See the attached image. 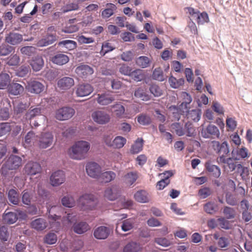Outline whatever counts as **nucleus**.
<instances>
[{
    "instance_id": "f257e3e1",
    "label": "nucleus",
    "mask_w": 252,
    "mask_h": 252,
    "mask_svg": "<svg viewBox=\"0 0 252 252\" xmlns=\"http://www.w3.org/2000/svg\"><path fill=\"white\" fill-rule=\"evenodd\" d=\"M89 143L85 141L77 142L71 147L69 155L71 158L81 160L85 158L86 155L90 149Z\"/></svg>"
},
{
    "instance_id": "f03ea898",
    "label": "nucleus",
    "mask_w": 252,
    "mask_h": 252,
    "mask_svg": "<svg viewBox=\"0 0 252 252\" xmlns=\"http://www.w3.org/2000/svg\"><path fill=\"white\" fill-rule=\"evenodd\" d=\"M22 165V159L18 156L11 155L2 164L0 173L2 175L7 176L10 170H15Z\"/></svg>"
},
{
    "instance_id": "7ed1b4c3",
    "label": "nucleus",
    "mask_w": 252,
    "mask_h": 252,
    "mask_svg": "<svg viewBox=\"0 0 252 252\" xmlns=\"http://www.w3.org/2000/svg\"><path fill=\"white\" fill-rule=\"evenodd\" d=\"M43 109L39 105L32 106L26 112L25 118L27 120H46V117L42 114Z\"/></svg>"
},
{
    "instance_id": "20e7f679",
    "label": "nucleus",
    "mask_w": 252,
    "mask_h": 252,
    "mask_svg": "<svg viewBox=\"0 0 252 252\" xmlns=\"http://www.w3.org/2000/svg\"><path fill=\"white\" fill-rule=\"evenodd\" d=\"M54 141V136L52 132H42L38 136L37 145L40 149H46L50 147Z\"/></svg>"
},
{
    "instance_id": "39448f33",
    "label": "nucleus",
    "mask_w": 252,
    "mask_h": 252,
    "mask_svg": "<svg viewBox=\"0 0 252 252\" xmlns=\"http://www.w3.org/2000/svg\"><path fill=\"white\" fill-rule=\"evenodd\" d=\"M79 205L81 209L85 210H92L96 206V201L94 200V197L91 194H85L80 197Z\"/></svg>"
},
{
    "instance_id": "423d86ee",
    "label": "nucleus",
    "mask_w": 252,
    "mask_h": 252,
    "mask_svg": "<svg viewBox=\"0 0 252 252\" xmlns=\"http://www.w3.org/2000/svg\"><path fill=\"white\" fill-rule=\"evenodd\" d=\"M75 110L70 107H63L56 111L55 118L59 121H65L72 118Z\"/></svg>"
},
{
    "instance_id": "0eeeda50",
    "label": "nucleus",
    "mask_w": 252,
    "mask_h": 252,
    "mask_svg": "<svg viewBox=\"0 0 252 252\" xmlns=\"http://www.w3.org/2000/svg\"><path fill=\"white\" fill-rule=\"evenodd\" d=\"M24 91V86L18 83L14 82H11L7 88V93L10 98H12L13 96L21 95Z\"/></svg>"
},
{
    "instance_id": "6e6552de",
    "label": "nucleus",
    "mask_w": 252,
    "mask_h": 252,
    "mask_svg": "<svg viewBox=\"0 0 252 252\" xmlns=\"http://www.w3.org/2000/svg\"><path fill=\"white\" fill-rule=\"evenodd\" d=\"M58 37L56 32H47L44 37L37 42L36 45L39 47L47 46L53 44L58 40Z\"/></svg>"
},
{
    "instance_id": "1a4fd4ad",
    "label": "nucleus",
    "mask_w": 252,
    "mask_h": 252,
    "mask_svg": "<svg viewBox=\"0 0 252 252\" xmlns=\"http://www.w3.org/2000/svg\"><path fill=\"white\" fill-rule=\"evenodd\" d=\"M121 195V189L117 185H112L106 189L104 196L110 201L116 200Z\"/></svg>"
},
{
    "instance_id": "9d476101",
    "label": "nucleus",
    "mask_w": 252,
    "mask_h": 252,
    "mask_svg": "<svg viewBox=\"0 0 252 252\" xmlns=\"http://www.w3.org/2000/svg\"><path fill=\"white\" fill-rule=\"evenodd\" d=\"M93 91L94 88L91 84L82 83L76 86L75 94L78 97H84L90 95Z\"/></svg>"
},
{
    "instance_id": "9b49d317",
    "label": "nucleus",
    "mask_w": 252,
    "mask_h": 252,
    "mask_svg": "<svg viewBox=\"0 0 252 252\" xmlns=\"http://www.w3.org/2000/svg\"><path fill=\"white\" fill-rule=\"evenodd\" d=\"M86 170L88 175L93 178H98L101 173L100 166L95 162H89L86 166Z\"/></svg>"
},
{
    "instance_id": "f8f14e48",
    "label": "nucleus",
    "mask_w": 252,
    "mask_h": 252,
    "mask_svg": "<svg viewBox=\"0 0 252 252\" xmlns=\"http://www.w3.org/2000/svg\"><path fill=\"white\" fill-rule=\"evenodd\" d=\"M65 180L64 173L62 170H58L52 174L50 178L51 185L53 187H57L62 184Z\"/></svg>"
},
{
    "instance_id": "ddd939ff",
    "label": "nucleus",
    "mask_w": 252,
    "mask_h": 252,
    "mask_svg": "<svg viewBox=\"0 0 252 252\" xmlns=\"http://www.w3.org/2000/svg\"><path fill=\"white\" fill-rule=\"evenodd\" d=\"M201 136L204 138H210L211 137H219L220 131L215 125L210 124L206 128H202L201 131Z\"/></svg>"
},
{
    "instance_id": "4468645a",
    "label": "nucleus",
    "mask_w": 252,
    "mask_h": 252,
    "mask_svg": "<svg viewBox=\"0 0 252 252\" xmlns=\"http://www.w3.org/2000/svg\"><path fill=\"white\" fill-rule=\"evenodd\" d=\"M41 170L40 164L37 162L29 161L24 167L25 174L30 176H33L39 173Z\"/></svg>"
},
{
    "instance_id": "2eb2a0df",
    "label": "nucleus",
    "mask_w": 252,
    "mask_h": 252,
    "mask_svg": "<svg viewBox=\"0 0 252 252\" xmlns=\"http://www.w3.org/2000/svg\"><path fill=\"white\" fill-rule=\"evenodd\" d=\"M26 88L29 92L39 94L43 91L44 86L38 81L31 80L28 82Z\"/></svg>"
},
{
    "instance_id": "dca6fc26",
    "label": "nucleus",
    "mask_w": 252,
    "mask_h": 252,
    "mask_svg": "<svg viewBox=\"0 0 252 252\" xmlns=\"http://www.w3.org/2000/svg\"><path fill=\"white\" fill-rule=\"evenodd\" d=\"M8 200L14 205H19L20 203L21 196L18 189L16 188L7 189L6 192Z\"/></svg>"
},
{
    "instance_id": "f3484780",
    "label": "nucleus",
    "mask_w": 252,
    "mask_h": 252,
    "mask_svg": "<svg viewBox=\"0 0 252 252\" xmlns=\"http://www.w3.org/2000/svg\"><path fill=\"white\" fill-rule=\"evenodd\" d=\"M23 40V35L14 32H10L6 34L5 41L11 45H17L20 44Z\"/></svg>"
},
{
    "instance_id": "a211bd4d",
    "label": "nucleus",
    "mask_w": 252,
    "mask_h": 252,
    "mask_svg": "<svg viewBox=\"0 0 252 252\" xmlns=\"http://www.w3.org/2000/svg\"><path fill=\"white\" fill-rule=\"evenodd\" d=\"M92 117L95 122L101 125L105 124L110 120L109 115L102 111L94 112L92 114Z\"/></svg>"
},
{
    "instance_id": "6ab92c4d",
    "label": "nucleus",
    "mask_w": 252,
    "mask_h": 252,
    "mask_svg": "<svg viewBox=\"0 0 252 252\" xmlns=\"http://www.w3.org/2000/svg\"><path fill=\"white\" fill-rule=\"evenodd\" d=\"M57 87L62 91H67L74 85L73 78L70 77H63L58 80Z\"/></svg>"
},
{
    "instance_id": "aec40b11",
    "label": "nucleus",
    "mask_w": 252,
    "mask_h": 252,
    "mask_svg": "<svg viewBox=\"0 0 252 252\" xmlns=\"http://www.w3.org/2000/svg\"><path fill=\"white\" fill-rule=\"evenodd\" d=\"M110 233V229L105 226H100L96 228L94 231V238L98 240H104L108 238Z\"/></svg>"
},
{
    "instance_id": "412c9836",
    "label": "nucleus",
    "mask_w": 252,
    "mask_h": 252,
    "mask_svg": "<svg viewBox=\"0 0 252 252\" xmlns=\"http://www.w3.org/2000/svg\"><path fill=\"white\" fill-rule=\"evenodd\" d=\"M48 226V223L43 218H37L32 220L30 223V226L37 231H42L45 230Z\"/></svg>"
},
{
    "instance_id": "4be33fe9",
    "label": "nucleus",
    "mask_w": 252,
    "mask_h": 252,
    "mask_svg": "<svg viewBox=\"0 0 252 252\" xmlns=\"http://www.w3.org/2000/svg\"><path fill=\"white\" fill-rule=\"evenodd\" d=\"M18 219V215L16 212L7 211L6 209L2 215L3 222L7 224H12L15 223Z\"/></svg>"
},
{
    "instance_id": "5701e85b",
    "label": "nucleus",
    "mask_w": 252,
    "mask_h": 252,
    "mask_svg": "<svg viewBox=\"0 0 252 252\" xmlns=\"http://www.w3.org/2000/svg\"><path fill=\"white\" fill-rule=\"evenodd\" d=\"M75 72L80 77L86 78L94 73V69L88 65L82 64L76 67Z\"/></svg>"
},
{
    "instance_id": "b1692460",
    "label": "nucleus",
    "mask_w": 252,
    "mask_h": 252,
    "mask_svg": "<svg viewBox=\"0 0 252 252\" xmlns=\"http://www.w3.org/2000/svg\"><path fill=\"white\" fill-rule=\"evenodd\" d=\"M115 100V97L107 93L97 94L96 99L98 104L101 105H107L112 103Z\"/></svg>"
},
{
    "instance_id": "393cba45",
    "label": "nucleus",
    "mask_w": 252,
    "mask_h": 252,
    "mask_svg": "<svg viewBox=\"0 0 252 252\" xmlns=\"http://www.w3.org/2000/svg\"><path fill=\"white\" fill-rule=\"evenodd\" d=\"M51 61L54 64L63 65L69 62V58L66 55L60 52L55 54L52 57Z\"/></svg>"
},
{
    "instance_id": "a878e982",
    "label": "nucleus",
    "mask_w": 252,
    "mask_h": 252,
    "mask_svg": "<svg viewBox=\"0 0 252 252\" xmlns=\"http://www.w3.org/2000/svg\"><path fill=\"white\" fill-rule=\"evenodd\" d=\"M61 209V206L57 205H48L47 212L48 219L53 221H57L61 219V216L57 215L58 212Z\"/></svg>"
},
{
    "instance_id": "bb28decb",
    "label": "nucleus",
    "mask_w": 252,
    "mask_h": 252,
    "mask_svg": "<svg viewBox=\"0 0 252 252\" xmlns=\"http://www.w3.org/2000/svg\"><path fill=\"white\" fill-rule=\"evenodd\" d=\"M181 97L183 101L180 105V109L183 113H185L186 110L189 109V105L191 102L192 99L191 95L185 92L182 93Z\"/></svg>"
},
{
    "instance_id": "cd10ccee",
    "label": "nucleus",
    "mask_w": 252,
    "mask_h": 252,
    "mask_svg": "<svg viewBox=\"0 0 252 252\" xmlns=\"http://www.w3.org/2000/svg\"><path fill=\"white\" fill-rule=\"evenodd\" d=\"M185 114L188 119H190L195 122H198L201 116V110L200 109H189L186 110Z\"/></svg>"
},
{
    "instance_id": "c85d7f7f",
    "label": "nucleus",
    "mask_w": 252,
    "mask_h": 252,
    "mask_svg": "<svg viewBox=\"0 0 252 252\" xmlns=\"http://www.w3.org/2000/svg\"><path fill=\"white\" fill-rule=\"evenodd\" d=\"M31 65L33 71L37 72L40 70L44 65V60L40 56H36L31 61Z\"/></svg>"
},
{
    "instance_id": "c756f323",
    "label": "nucleus",
    "mask_w": 252,
    "mask_h": 252,
    "mask_svg": "<svg viewBox=\"0 0 252 252\" xmlns=\"http://www.w3.org/2000/svg\"><path fill=\"white\" fill-rule=\"evenodd\" d=\"M72 229L75 233L82 234L86 232L89 229V226L87 222L81 221L75 223L72 226Z\"/></svg>"
},
{
    "instance_id": "7c9ffc66",
    "label": "nucleus",
    "mask_w": 252,
    "mask_h": 252,
    "mask_svg": "<svg viewBox=\"0 0 252 252\" xmlns=\"http://www.w3.org/2000/svg\"><path fill=\"white\" fill-rule=\"evenodd\" d=\"M134 96L143 101H148L151 98V96L148 94L146 89L142 87H139L135 90Z\"/></svg>"
},
{
    "instance_id": "2f4dec72",
    "label": "nucleus",
    "mask_w": 252,
    "mask_h": 252,
    "mask_svg": "<svg viewBox=\"0 0 252 252\" xmlns=\"http://www.w3.org/2000/svg\"><path fill=\"white\" fill-rule=\"evenodd\" d=\"M134 198L140 203H147L150 201V196L148 193L144 190L137 191L134 194Z\"/></svg>"
},
{
    "instance_id": "473e14b6",
    "label": "nucleus",
    "mask_w": 252,
    "mask_h": 252,
    "mask_svg": "<svg viewBox=\"0 0 252 252\" xmlns=\"http://www.w3.org/2000/svg\"><path fill=\"white\" fill-rule=\"evenodd\" d=\"M116 177L115 172L112 171H107L102 173H100L98 179L103 183H107L114 180Z\"/></svg>"
},
{
    "instance_id": "72a5a7b5",
    "label": "nucleus",
    "mask_w": 252,
    "mask_h": 252,
    "mask_svg": "<svg viewBox=\"0 0 252 252\" xmlns=\"http://www.w3.org/2000/svg\"><path fill=\"white\" fill-rule=\"evenodd\" d=\"M205 167L214 177L218 178L220 176L221 171L219 166L212 164L210 162H207L205 164Z\"/></svg>"
},
{
    "instance_id": "f704fd0d",
    "label": "nucleus",
    "mask_w": 252,
    "mask_h": 252,
    "mask_svg": "<svg viewBox=\"0 0 252 252\" xmlns=\"http://www.w3.org/2000/svg\"><path fill=\"white\" fill-rule=\"evenodd\" d=\"M107 8L101 12V16L103 18H108L111 16L116 10V6L111 3H108L106 4Z\"/></svg>"
},
{
    "instance_id": "c9c22d12",
    "label": "nucleus",
    "mask_w": 252,
    "mask_h": 252,
    "mask_svg": "<svg viewBox=\"0 0 252 252\" xmlns=\"http://www.w3.org/2000/svg\"><path fill=\"white\" fill-rule=\"evenodd\" d=\"M10 81V77L8 74L1 73L0 74V90L7 89L11 83Z\"/></svg>"
},
{
    "instance_id": "e433bc0d",
    "label": "nucleus",
    "mask_w": 252,
    "mask_h": 252,
    "mask_svg": "<svg viewBox=\"0 0 252 252\" xmlns=\"http://www.w3.org/2000/svg\"><path fill=\"white\" fill-rule=\"evenodd\" d=\"M143 143L144 140L142 138H138L131 147V153L136 154L141 152L143 149Z\"/></svg>"
},
{
    "instance_id": "4c0bfd02",
    "label": "nucleus",
    "mask_w": 252,
    "mask_h": 252,
    "mask_svg": "<svg viewBox=\"0 0 252 252\" xmlns=\"http://www.w3.org/2000/svg\"><path fill=\"white\" fill-rule=\"evenodd\" d=\"M204 211L209 214H214L219 210L218 205L214 202H208L204 205Z\"/></svg>"
},
{
    "instance_id": "58836bf2",
    "label": "nucleus",
    "mask_w": 252,
    "mask_h": 252,
    "mask_svg": "<svg viewBox=\"0 0 252 252\" xmlns=\"http://www.w3.org/2000/svg\"><path fill=\"white\" fill-rule=\"evenodd\" d=\"M141 249L139 244L135 242L128 243L123 249V252H138Z\"/></svg>"
},
{
    "instance_id": "ea45409f",
    "label": "nucleus",
    "mask_w": 252,
    "mask_h": 252,
    "mask_svg": "<svg viewBox=\"0 0 252 252\" xmlns=\"http://www.w3.org/2000/svg\"><path fill=\"white\" fill-rule=\"evenodd\" d=\"M32 192L31 190L28 189L24 190L21 193V199L23 204L26 205H30L32 199Z\"/></svg>"
},
{
    "instance_id": "a19ab883",
    "label": "nucleus",
    "mask_w": 252,
    "mask_h": 252,
    "mask_svg": "<svg viewBox=\"0 0 252 252\" xmlns=\"http://www.w3.org/2000/svg\"><path fill=\"white\" fill-rule=\"evenodd\" d=\"M152 77L154 80L160 82L164 81L166 76L163 74V71L160 67L156 68L153 71Z\"/></svg>"
},
{
    "instance_id": "79ce46f5",
    "label": "nucleus",
    "mask_w": 252,
    "mask_h": 252,
    "mask_svg": "<svg viewBox=\"0 0 252 252\" xmlns=\"http://www.w3.org/2000/svg\"><path fill=\"white\" fill-rule=\"evenodd\" d=\"M58 45L59 46L64 47L68 50H72L77 47L76 42L71 40H64L60 41Z\"/></svg>"
},
{
    "instance_id": "37998d69",
    "label": "nucleus",
    "mask_w": 252,
    "mask_h": 252,
    "mask_svg": "<svg viewBox=\"0 0 252 252\" xmlns=\"http://www.w3.org/2000/svg\"><path fill=\"white\" fill-rule=\"evenodd\" d=\"M136 64L139 67L145 68L148 67L151 63L150 59L146 56H140L136 59Z\"/></svg>"
},
{
    "instance_id": "c03bdc74",
    "label": "nucleus",
    "mask_w": 252,
    "mask_h": 252,
    "mask_svg": "<svg viewBox=\"0 0 252 252\" xmlns=\"http://www.w3.org/2000/svg\"><path fill=\"white\" fill-rule=\"evenodd\" d=\"M184 129L185 134L188 137H194L196 135L195 127L190 122L185 123Z\"/></svg>"
},
{
    "instance_id": "a18cd8bd",
    "label": "nucleus",
    "mask_w": 252,
    "mask_h": 252,
    "mask_svg": "<svg viewBox=\"0 0 252 252\" xmlns=\"http://www.w3.org/2000/svg\"><path fill=\"white\" fill-rule=\"evenodd\" d=\"M15 48L9 44H2L0 45V57L6 56L14 51Z\"/></svg>"
},
{
    "instance_id": "49530a36",
    "label": "nucleus",
    "mask_w": 252,
    "mask_h": 252,
    "mask_svg": "<svg viewBox=\"0 0 252 252\" xmlns=\"http://www.w3.org/2000/svg\"><path fill=\"white\" fill-rule=\"evenodd\" d=\"M134 223L135 220L133 218L126 219L123 221L121 228L125 232L130 230L133 228Z\"/></svg>"
},
{
    "instance_id": "de8ad7c7",
    "label": "nucleus",
    "mask_w": 252,
    "mask_h": 252,
    "mask_svg": "<svg viewBox=\"0 0 252 252\" xmlns=\"http://www.w3.org/2000/svg\"><path fill=\"white\" fill-rule=\"evenodd\" d=\"M28 106L26 103L20 102L14 107V116L20 117L28 108Z\"/></svg>"
},
{
    "instance_id": "09e8293b",
    "label": "nucleus",
    "mask_w": 252,
    "mask_h": 252,
    "mask_svg": "<svg viewBox=\"0 0 252 252\" xmlns=\"http://www.w3.org/2000/svg\"><path fill=\"white\" fill-rule=\"evenodd\" d=\"M170 111L172 112V117L175 121H179L181 118V115H184L185 113H183L180 109V105L177 107L175 105H171L169 107Z\"/></svg>"
},
{
    "instance_id": "8fccbe9b",
    "label": "nucleus",
    "mask_w": 252,
    "mask_h": 252,
    "mask_svg": "<svg viewBox=\"0 0 252 252\" xmlns=\"http://www.w3.org/2000/svg\"><path fill=\"white\" fill-rule=\"evenodd\" d=\"M43 241L44 243L48 245L54 244L57 241V236L54 232H48L44 237Z\"/></svg>"
},
{
    "instance_id": "3c124183",
    "label": "nucleus",
    "mask_w": 252,
    "mask_h": 252,
    "mask_svg": "<svg viewBox=\"0 0 252 252\" xmlns=\"http://www.w3.org/2000/svg\"><path fill=\"white\" fill-rule=\"evenodd\" d=\"M138 176L135 172H130L124 176L125 183L129 186L132 185L137 179Z\"/></svg>"
},
{
    "instance_id": "603ef678",
    "label": "nucleus",
    "mask_w": 252,
    "mask_h": 252,
    "mask_svg": "<svg viewBox=\"0 0 252 252\" xmlns=\"http://www.w3.org/2000/svg\"><path fill=\"white\" fill-rule=\"evenodd\" d=\"M168 82L172 88L177 89L184 84L185 80L183 78L177 79L175 77L171 76L169 78Z\"/></svg>"
},
{
    "instance_id": "864d4df0",
    "label": "nucleus",
    "mask_w": 252,
    "mask_h": 252,
    "mask_svg": "<svg viewBox=\"0 0 252 252\" xmlns=\"http://www.w3.org/2000/svg\"><path fill=\"white\" fill-rule=\"evenodd\" d=\"M137 122L143 126L149 125L152 123L151 117L145 114H141L137 116Z\"/></svg>"
},
{
    "instance_id": "5fc2aeb1",
    "label": "nucleus",
    "mask_w": 252,
    "mask_h": 252,
    "mask_svg": "<svg viewBox=\"0 0 252 252\" xmlns=\"http://www.w3.org/2000/svg\"><path fill=\"white\" fill-rule=\"evenodd\" d=\"M20 61L19 56L17 54H12L5 60V63L9 66H17Z\"/></svg>"
},
{
    "instance_id": "6e6d98bb",
    "label": "nucleus",
    "mask_w": 252,
    "mask_h": 252,
    "mask_svg": "<svg viewBox=\"0 0 252 252\" xmlns=\"http://www.w3.org/2000/svg\"><path fill=\"white\" fill-rule=\"evenodd\" d=\"M129 76L136 82L141 81L145 77L143 71L139 69L132 71Z\"/></svg>"
},
{
    "instance_id": "4d7b16f0",
    "label": "nucleus",
    "mask_w": 252,
    "mask_h": 252,
    "mask_svg": "<svg viewBox=\"0 0 252 252\" xmlns=\"http://www.w3.org/2000/svg\"><path fill=\"white\" fill-rule=\"evenodd\" d=\"M63 206L68 208H72L75 205V201L73 198L69 195L63 197L61 200Z\"/></svg>"
},
{
    "instance_id": "13d9d810",
    "label": "nucleus",
    "mask_w": 252,
    "mask_h": 252,
    "mask_svg": "<svg viewBox=\"0 0 252 252\" xmlns=\"http://www.w3.org/2000/svg\"><path fill=\"white\" fill-rule=\"evenodd\" d=\"M223 213L227 219H233L236 216V211L233 208L225 206L223 210Z\"/></svg>"
},
{
    "instance_id": "bf43d9fd",
    "label": "nucleus",
    "mask_w": 252,
    "mask_h": 252,
    "mask_svg": "<svg viewBox=\"0 0 252 252\" xmlns=\"http://www.w3.org/2000/svg\"><path fill=\"white\" fill-rule=\"evenodd\" d=\"M30 71V67L28 65H23L19 67L16 71V75L19 77L26 76Z\"/></svg>"
},
{
    "instance_id": "052dcab7",
    "label": "nucleus",
    "mask_w": 252,
    "mask_h": 252,
    "mask_svg": "<svg viewBox=\"0 0 252 252\" xmlns=\"http://www.w3.org/2000/svg\"><path fill=\"white\" fill-rule=\"evenodd\" d=\"M171 127L175 131L177 135L182 136L185 135L184 127L180 123H174L171 124Z\"/></svg>"
},
{
    "instance_id": "680f3d73",
    "label": "nucleus",
    "mask_w": 252,
    "mask_h": 252,
    "mask_svg": "<svg viewBox=\"0 0 252 252\" xmlns=\"http://www.w3.org/2000/svg\"><path fill=\"white\" fill-rule=\"evenodd\" d=\"M11 130L10 123L5 122L0 123V137L8 133Z\"/></svg>"
},
{
    "instance_id": "e2e57ef3",
    "label": "nucleus",
    "mask_w": 252,
    "mask_h": 252,
    "mask_svg": "<svg viewBox=\"0 0 252 252\" xmlns=\"http://www.w3.org/2000/svg\"><path fill=\"white\" fill-rule=\"evenodd\" d=\"M195 20L198 24L202 25L209 21L208 15L206 12H199Z\"/></svg>"
},
{
    "instance_id": "0e129e2a",
    "label": "nucleus",
    "mask_w": 252,
    "mask_h": 252,
    "mask_svg": "<svg viewBox=\"0 0 252 252\" xmlns=\"http://www.w3.org/2000/svg\"><path fill=\"white\" fill-rule=\"evenodd\" d=\"M126 139L122 136H117L113 141V145L117 148H122L126 143Z\"/></svg>"
},
{
    "instance_id": "69168bd1",
    "label": "nucleus",
    "mask_w": 252,
    "mask_h": 252,
    "mask_svg": "<svg viewBox=\"0 0 252 252\" xmlns=\"http://www.w3.org/2000/svg\"><path fill=\"white\" fill-rule=\"evenodd\" d=\"M149 90L151 93L155 97H158L162 94V91L157 84H153L151 85Z\"/></svg>"
},
{
    "instance_id": "338daca9",
    "label": "nucleus",
    "mask_w": 252,
    "mask_h": 252,
    "mask_svg": "<svg viewBox=\"0 0 252 252\" xmlns=\"http://www.w3.org/2000/svg\"><path fill=\"white\" fill-rule=\"evenodd\" d=\"M116 115L118 117L122 116L125 113V109L123 105L121 104L117 103L112 106Z\"/></svg>"
},
{
    "instance_id": "774afa93",
    "label": "nucleus",
    "mask_w": 252,
    "mask_h": 252,
    "mask_svg": "<svg viewBox=\"0 0 252 252\" xmlns=\"http://www.w3.org/2000/svg\"><path fill=\"white\" fill-rule=\"evenodd\" d=\"M115 49L114 47L111 46V43L105 42L102 43V49L100 51V54L104 56L106 53L114 50Z\"/></svg>"
}]
</instances>
